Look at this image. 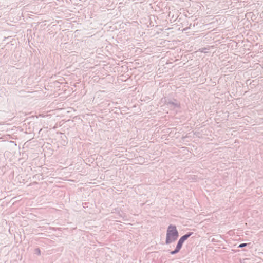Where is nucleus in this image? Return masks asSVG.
<instances>
[{"mask_svg":"<svg viewBox=\"0 0 263 263\" xmlns=\"http://www.w3.org/2000/svg\"><path fill=\"white\" fill-rule=\"evenodd\" d=\"M247 245L246 243H241L240 244L239 246V247L240 248H242V247H243L245 246H246Z\"/></svg>","mask_w":263,"mask_h":263,"instance_id":"nucleus-4","label":"nucleus"},{"mask_svg":"<svg viewBox=\"0 0 263 263\" xmlns=\"http://www.w3.org/2000/svg\"><path fill=\"white\" fill-rule=\"evenodd\" d=\"M179 250H179L178 249H177V248H176V249H175L174 251H172V252H171V253L172 254H176V253H178V252L179 251Z\"/></svg>","mask_w":263,"mask_h":263,"instance_id":"nucleus-3","label":"nucleus"},{"mask_svg":"<svg viewBox=\"0 0 263 263\" xmlns=\"http://www.w3.org/2000/svg\"><path fill=\"white\" fill-rule=\"evenodd\" d=\"M178 237V233L175 226L171 225L167 231L166 243H170L176 240Z\"/></svg>","mask_w":263,"mask_h":263,"instance_id":"nucleus-1","label":"nucleus"},{"mask_svg":"<svg viewBox=\"0 0 263 263\" xmlns=\"http://www.w3.org/2000/svg\"><path fill=\"white\" fill-rule=\"evenodd\" d=\"M191 234H192V233H190L189 234H186V235L183 236L182 237H181L180 238L179 241L178 242V243H177V245L176 246V248L177 249H178L179 250H180V249L181 248V247L182 246V245H183L184 241L185 240H186L188 238V237L190 236L191 235Z\"/></svg>","mask_w":263,"mask_h":263,"instance_id":"nucleus-2","label":"nucleus"}]
</instances>
